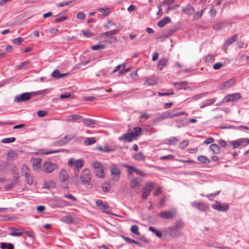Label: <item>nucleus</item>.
<instances>
[{
	"instance_id": "59",
	"label": "nucleus",
	"mask_w": 249,
	"mask_h": 249,
	"mask_svg": "<svg viewBox=\"0 0 249 249\" xmlns=\"http://www.w3.org/2000/svg\"><path fill=\"white\" fill-rule=\"evenodd\" d=\"M37 116L39 117H44L47 115L48 112L45 110H39L37 112Z\"/></svg>"
},
{
	"instance_id": "24",
	"label": "nucleus",
	"mask_w": 249,
	"mask_h": 249,
	"mask_svg": "<svg viewBox=\"0 0 249 249\" xmlns=\"http://www.w3.org/2000/svg\"><path fill=\"white\" fill-rule=\"evenodd\" d=\"M119 29H115L107 32L103 33L101 34V36L102 37H105L107 36H111L112 35H116L119 32Z\"/></svg>"
},
{
	"instance_id": "8",
	"label": "nucleus",
	"mask_w": 249,
	"mask_h": 249,
	"mask_svg": "<svg viewBox=\"0 0 249 249\" xmlns=\"http://www.w3.org/2000/svg\"><path fill=\"white\" fill-rule=\"evenodd\" d=\"M135 138V136L133 132L126 133L123 134L121 137L118 138L120 141H124L126 142H132Z\"/></svg>"
},
{
	"instance_id": "46",
	"label": "nucleus",
	"mask_w": 249,
	"mask_h": 249,
	"mask_svg": "<svg viewBox=\"0 0 249 249\" xmlns=\"http://www.w3.org/2000/svg\"><path fill=\"white\" fill-rule=\"evenodd\" d=\"M123 238L124 239V240L127 243H130V244H136V245H139L140 243L133 240V239H131L128 237H125L124 236H122Z\"/></svg>"
},
{
	"instance_id": "36",
	"label": "nucleus",
	"mask_w": 249,
	"mask_h": 249,
	"mask_svg": "<svg viewBox=\"0 0 249 249\" xmlns=\"http://www.w3.org/2000/svg\"><path fill=\"white\" fill-rule=\"evenodd\" d=\"M133 158L138 161H144L145 160V157L143 155L142 152H140L133 156Z\"/></svg>"
},
{
	"instance_id": "53",
	"label": "nucleus",
	"mask_w": 249,
	"mask_h": 249,
	"mask_svg": "<svg viewBox=\"0 0 249 249\" xmlns=\"http://www.w3.org/2000/svg\"><path fill=\"white\" fill-rule=\"evenodd\" d=\"M21 172L22 175L24 174L25 173H27L29 172V169L28 168V166L26 164H23L22 165Z\"/></svg>"
},
{
	"instance_id": "28",
	"label": "nucleus",
	"mask_w": 249,
	"mask_h": 249,
	"mask_svg": "<svg viewBox=\"0 0 249 249\" xmlns=\"http://www.w3.org/2000/svg\"><path fill=\"white\" fill-rule=\"evenodd\" d=\"M210 149L213 152V153L218 154L220 153L221 150L220 147L217 144H212L210 146Z\"/></svg>"
},
{
	"instance_id": "58",
	"label": "nucleus",
	"mask_w": 249,
	"mask_h": 249,
	"mask_svg": "<svg viewBox=\"0 0 249 249\" xmlns=\"http://www.w3.org/2000/svg\"><path fill=\"white\" fill-rule=\"evenodd\" d=\"M9 235L13 236H20L23 235V232L21 231H13L9 233Z\"/></svg>"
},
{
	"instance_id": "20",
	"label": "nucleus",
	"mask_w": 249,
	"mask_h": 249,
	"mask_svg": "<svg viewBox=\"0 0 249 249\" xmlns=\"http://www.w3.org/2000/svg\"><path fill=\"white\" fill-rule=\"evenodd\" d=\"M141 183V180L137 178H133L130 182L131 188L135 189L137 186H139Z\"/></svg>"
},
{
	"instance_id": "10",
	"label": "nucleus",
	"mask_w": 249,
	"mask_h": 249,
	"mask_svg": "<svg viewBox=\"0 0 249 249\" xmlns=\"http://www.w3.org/2000/svg\"><path fill=\"white\" fill-rule=\"evenodd\" d=\"M244 142L245 140L244 138H240L233 141L229 142L228 146L229 147L231 146L233 149H236L240 146H244Z\"/></svg>"
},
{
	"instance_id": "63",
	"label": "nucleus",
	"mask_w": 249,
	"mask_h": 249,
	"mask_svg": "<svg viewBox=\"0 0 249 249\" xmlns=\"http://www.w3.org/2000/svg\"><path fill=\"white\" fill-rule=\"evenodd\" d=\"M23 39L21 37H18L13 40L12 42L13 43L17 45H20Z\"/></svg>"
},
{
	"instance_id": "52",
	"label": "nucleus",
	"mask_w": 249,
	"mask_h": 249,
	"mask_svg": "<svg viewBox=\"0 0 249 249\" xmlns=\"http://www.w3.org/2000/svg\"><path fill=\"white\" fill-rule=\"evenodd\" d=\"M16 154L14 151H12L11 152L8 153L7 154V160H14V158L16 156Z\"/></svg>"
},
{
	"instance_id": "26",
	"label": "nucleus",
	"mask_w": 249,
	"mask_h": 249,
	"mask_svg": "<svg viewBox=\"0 0 249 249\" xmlns=\"http://www.w3.org/2000/svg\"><path fill=\"white\" fill-rule=\"evenodd\" d=\"M18 176L14 177V180L11 183L6 185L4 187L5 189L6 190H9L10 189L14 188L18 182Z\"/></svg>"
},
{
	"instance_id": "18",
	"label": "nucleus",
	"mask_w": 249,
	"mask_h": 249,
	"mask_svg": "<svg viewBox=\"0 0 249 249\" xmlns=\"http://www.w3.org/2000/svg\"><path fill=\"white\" fill-rule=\"evenodd\" d=\"M84 165V162L82 160L79 159L74 162V165L75 168H76V171H74V173L75 176L77 177L78 174L79 172V169L81 168Z\"/></svg>"
},
{
	"instance_id": "48",
	"label": "nucleus",
	"mask_w": 249,
	"mask_h": 249,
	"mask_svg": "<svg viewBox=\"0 0 249 249\" xmlns=\"http://www.w3.org/2000/svg\"><path fill=\"white\" fill-rule=\"evenodd\" d=\"M73 0L63 1L57 4V7H62L66 5H68L73 2Z\"/></svg>"
},
{
	"instance_id": "29",
	"label": "nucleus",
	"mask_w": 249,
	"mask_h": 249,
	"mask_svg": "<svg viewBox=\"0 0 249 249\" xmlns=\"http://www.w3.org/2000/svg\"><path fill=\"white\" fill-rule=\"evenodd\" d=\"M84 124L87 126L97 124V121L91 119H84L82 121Z\"/></svg>"
},
{
	"instance_id": "4",
	"label": "nucleus",
	"mask_w": 249,
	"mask_h": 249,
	"mask_svg": "<svg viewBox=\"0 0 249 249\" xmlns=\"http://www.w3.org/2000/svg\"><path fill=\"white\" fill-rule=\"evenodd\" d=\"M59 178L61 182L62 187L65 189L68 188V184L69 182L67 172L65 169H62L61 170L59 176Z\"/></svg>"
},
{
	"instance_id": "45",
	"label": "nucleus",
	"mask_w": 249,
	"mask_h": 249,
	"mask_svg": "<svg viewBox=\"0 0 249 249\" xmlns=\"http://www.w3.org/2000/svg\"><path fill=\"white\" fill-rule=\"evenodd\" d=\"M124 166L127 168V172L129 175H130L133 172H135L136 168L134 167L128 165H125Z\"/></svg>"
},
{
	"instance_id": "37",
	"label": "nucleus",
	"mask_w": 249,
	"mask_h": 249,
	"mask_svg": "<svg viewBox=\"0 0 249 249\" xmlns=\"http://www.w3.org/2000/svg\"><path fill=\"white\" fill-rule=\"evenodd\" d=\"M94 172L95 175L100 178H103L105 176V173L103 170V168L95 169Z\"/></svg>"
},
{
	"instance_id": "35",
	"label": "nucleus",
	"mask_w": 249,
	"mask_h": 249,
	"mask_svg": "<svg viewBox=\"0 0 249 249\" xmlns=\"http://www.w3.org/2000/svg\"><path fill=\"white\" fill-rule=\"evenodd\" d=\"M96 140L94 137L86 138L84 140V143L86 145H91L95 143Z\"/></svg>"
},
{
	"instance_id": "47",
	"label": "nucleus",
	"mask_w": 249,
	"mask_h": 249,
	"mask_svg": "<svg viewBox=\"0 0 249 249\" xmlns=\"http://www.w3.org/2000/svg\"><path fill=\"white\" fill-rule=\"evenodd\" d=\"M16 141V138L14 137H11L8 138L2 139L1 141L2 143H11Z\"/></svg>"
},
{
	"instance_id": "17",
	"label": "nucleus",
	"mask_w": 249,
	"mask_h": 249,
	"mask_svg": "<svg viewBox=\"0 0 249 249\" xmlns=\"http://www.w3.org/2000/svg\"><path fill=\"white\" fill-rule=\"evenodd\" d=\"M238 39L237 35L235 34L231 37H230L224 43V47H228L233 42L236 41Z\"/></svg>"
},
{
	"instance_id": "62",
	"label": "nucleus",
	"mask_w": 249,
	"mask_h": 249,
	"mask_svg": "<svg viewBox=\"0 0 249 249\" xmlns=\"http://www.w3.org/2000/svg\"><path fill=\"white\" fill-rule=\"evenodd\" d=\"M188 143L189 142L188 141H183L179 143V148L183 149L187 146Z\"/></svg>"
},
{
	"instance_id": "22",
	"label": "nucleus",
	"mask_w": 249,
	"mask_h": 249,
	"mask_svg": "<svg viewBox=\"0 0 249 249\" xmlns=\"http://www.w3.org/2000/svg\"><path fill=\"white\" fill-rule=\"evenodd\" d=\"M183 226V222L181 220H179L176 222L174 226L170 227V229L172 231H177L182 228Z\"/></svg>"
},
{
	"instance_id": "13",
	"label": "nucleus",
	"mask_w": 249,
	"mask_h": 249,
	"mask_svg": "<svg viewBox=\"0 0 249 249\" xmlns=\"http://www.w3.org/2000/svg\"><path fill=\"white\" fill-rule=\"evenodd\" d=\"M236 82V80L234 78H231L225 82L221 86L220 89H226L231 87Z\"/></svg>"
},
{
	"instance_id": "34",
	"label": "nucleus",
	"mask_w": 249,
	"mask_h": 249,
	"mask_svg": "<svg viewBox=\"0 0 249 249\" xmlns=\"http://www.w3.org/2000/svg\"><path fill=\"white\" fill-rule=\"evenodd\" d=\"M197 160H199L200 162L203 163H210L211 162L210 160L205 156H199L197 157Z\"/></svg>"
},
{
	"instance_id": "19",
	"label": "nucleus",
	"mask_w": 249,
	"mask_h": 249,
	"mask_svg": "<svg viewBox=\"0 0 249 249\" xmlns=\"http://www.w3.org/2000/svg\"><path fill=\"white\" fill-rule=\"evenodd\" d=\"M215 101V98H212L206 100L201 103L200 108H203L207 106H210L213 104Z\"/></svg>"
},
{
	"instance_id": "31",
	"label": "nucleus",
	"mask_w": 249,
	"mask_h": 249,
	"mask_svg": "<svg viewBox=\"0 0 249 249\" xmlns=\"http://www.w3.org/2000/svg\"><path fill=\"white\" fill-rule=\"evenodd\" d=\"M61 221L67 224H71L73 222V218L71 215H66L63 216Z\"/></svg>"
},
{
	"instance_id": "49",
	"label": "nucleus",
	"mask_w": 249,
	"mask_h": 249,
	"mask_svg": "<svg viewBox=\"0 0 249 249\" xmlns=\"http://www.w3.org/2000/svg\"><path fill=\"white\" fill-rule=\"evenodd\" d=\"M131 231L136 234V235H139L140 234V232L138 231V227L137 225H133L131 227Z\"/></svg>"
},
{
	"instance_id": "44",
	"label": "nucleus",
	"mask_w": 249,
	"mask_h": 249,
	"mask_svg": "<svg viewBox=\"0 0 249 249\" xmlns=\"http://www.w3.org/2000/svg\"><path fill=\"white\" fill-rule=\"evenodd\" d=\"M215 56L212 54H209L206 57L205 61L207 63H211L214 60Z\"/></svg>"
},
{
	"instance_id": "50",
	"label": "nucleus",
	"mask_w": 249,
	"mask_h": 249,
	"mask_svg": "<svg viewBox=\"0 0 249 249\" xmlns=\"http://www.w3.org/2000/svg\"><path fill=\"white\" fill-rule=\"evenodd\" d=\"M52 76L55 79L60 78V72L58 70H55L52 73Z\"/></svg>"
},
{
	"instance_id": "7",
	"label": "nucleus",
	"mask_w": 249,
	"mask_h": 249,
	"mask_svg": "<svg viewBox=\"0 0 249 249\" xmlns=\"http://www.w3.org/2000/svg\"><path fill=\"white\" fill-rule=\"evenodd\" d=\"M212 207L213 209L225 212L227 211L229 209V205L227 203H222L216 201L215 204L212 205Z\"/></svg>"
},
{
	"instance_id": "6",
	"label": "nucleus",
	"mask_w": 249,
	"mask_h": 249,
	"mask_svg": "<svg viewBox=\"0 0 249 249\" xmlns=\"http://www.w3.org/2000/svg\"><path fill=\"white\" fill-rule=\"evenodd\" d=\"M154 187V183L150 182L146 184L145 186L142 189V198L146 199L150 195L151 192L153 190Z\"/></svg>"
},
{
	"instance_id": "16",
	"label": "nucleus",
	"mask_w": 249,
	"mask_h": 249,
	"mask_svg": "<svg viewBox=\"0 0 249 249\" xmlns=\"http://www.w3.org/2000/svg\"><path fill=\"white\" fill-rule=\"evenodd\" d=\"M178 29V27L177 25H174L169 28L165 32L164 36L168 38L173 34Z\"/></svg>"
},
{
	"instance_id": "57",
	"label": "nucleus",
	"mask_w": 249,
	"mask_h": 249,
	"mask_svg": "<svg viewBox=\"0 0 249 249\" xmlns=\"http://www.w3.org/2000/svg\"><path fill=\"white\" fill-rule=\"evenodd\" d=\"M8 166L6 161L0 160V171H3Z\"/></svg>"
},
{
	"instance_id": "32",
	"label": "nucleus",
	"mask_w": 249,
	"mask_h": 249,
	"mask_svg": "<svg viewBox=\"0 0 249 249\" xmlns=\"http://www.w3.org/2000/svg\"><path fill=\"white\" fill-rule=\"evenodd\" d=\"M157 84V82L155 78H147L145 81L144 82V85H156Z\"/></svg>"
},
{
	"instance_id": "14",
	"label": "nucleus",
	"mask_w": 249,
	"mask_h": 249,
	"mask_svg": "<svg viewBox=\"0 0 249 249\" xmlns=\"http://www.w3.org/2000/svg\"><path fill=\"white\" fill-rule=\"evenodd\" d=\"M179 139L178 137H172L169 138H167L164 140L163 143L167 145H175L178 142Z\"/></svg>"
},
{
	"instance_id": "23",
	"label": "nucleus",
	"mask_w": 249,
	"mask_h": 249,
	"mask_svg": "<svg viewBox=\"0 0 249 249\" xmlns=\"http://www.w3.org/2000/svg\"><path fill=\"white\" fill-rule=\"evenodd\" d=\"M182 11L188 15H192L195 12V8L190 5H188L186 7H184L182 9Z\"/></svg>"
},
{
	"instance_id": "27",
	"label": "nucleus",
	"mask_w": 249,
	"mask_h": 249,
	"mask_svg": "<svg viewBox=\"0 0 249 249\" xmlns=\"http://www.w3.org/2000/svg\"><path fill=\"white\" fill-rule=\"evenodd\" d=\"M167 59L165 58L160 59L158 61V69L160 70H162L163 68L167 65Z\"/></svg>"
},
{
	"instance_id": "15",
	"label": "nucleus",
	"mask_w": 249,
	"mask_h": 249,
	"mask_svg": "<svg viewBox=\"0 0 249 249\" xmlns=\"http://www.w3.org/2000/svg\"><path fill=\"white\" fill-rule=\"evenodd\" d=\"M111 174L114 177H113V179L114 180L117 181L119 178V176L120 174V170L116 167H111L110 170Z\"/></svg>"
},
{
	"instance_id": "51",
	"label": "nucleus",
	"mask_w": 249,
	"mask_h": 249,
	"mask_svg": "<svg viewBox=\"0 0 249 249\" xmlns=\"http://www.w3.org/2000/svg\"><path fill=\"white\" fill-rule=\"evenodd\" d=\"M117 41V38L116 37L113 36H109V38H108L107 39L105 40V42H108L110 44L116 42Z\"/></svg>"
},
{
	"instance_id": "55",
	"label": "nucleus",
	"mask_w": 249,
	"mask_h": 249,
	"mask_svg": "<svg viewBox=\"0 0 249 249\" xmlns=\"http://www.w3.org/2000/svg\"><path fill=\"white\" fill-rule=\"evenodd\" d=\"M133 132H134V134L136 137L141 134L142 132V128L140 127H136L134 128Z\"/></svg>"
},
{
	"instance_id": "39",
	"label": "nucleus",
	"mask_w": 249,
	"mask_h": 249,
	"mask_svg": "<svg viewBox=\"0 0 249 249\" xmlns=\"http://www.w3.org/2000/svg\"><path fill=\"white\" fill-rule=\"evenodd\" d=\"M149 230L150 231H151L153 233H154L158 237H161L162 236V233L160 231L157 230L153 227H150L149 228Z\"/></svg>"
},
{
	"instance_id": "54",
	"label": "nucleus",
	"mask_w": 249,
	"mask_h": 249,
	"mask_svg": "<svg viewBox=\"0 0 249 249\" xmlns=\"http://www.w3.org/2000/svg\"><path fill=\"white\" fill-rule=\"evenodd\" d=\"M204 11V10H201L200 11L196 12L194 16V19H196L200 18L201 17L202 14H203Z\"/></svg>"
},
{
	"instance_id": "25",
	"label": "nucleus",
	"mask_w": 249,
	"mask_h": 249,
	"mask_svg": "<svg viewBox=\"0 0 249 249\" xmlns=\"http://www.w3.org/2000/svg\"><path fill=\"white\" fill-rule=\"evenodd\" d=\"M41 159L40 158L35 159L33 162V169L35 171L40 169L41 165Z\"/></svg>"
},
{
	"instance_id": "43",
	"label": "nucleus",
	"mask_w": 249,
	"mask_h": 249,
	"mask_svg": "<svg viewBox=\"0 0 249 249\" xmlns=\"http://www.w3.org/2000/svg\"><path fill=\"white\" fill-rule=\"evenodd\" d=\"M106 48V45L102 44H96L91 47V49L93 50H98L99 49H104Z\"/></svg>"
},
{
	"instance_id": "33",
	"label": "nucleus",
	"mask_w": 249,
	"mask_h": 249,
	"mask_svg": "<svg viewBox=\"0 0 249 249\" xmlns=\"http://www.w3.org/2000/svg\"><path fill=\"white\" fill-rule=\"evenodd\" d=\"M82 117L79 115L77 114H73L71 115H70L67 117V121H75L81 119Z\"/></svg>"
},
{
	"instance_id": "42",
	"label": "nucleus",
	"mask_w": 249,
	"mask_h": 249,
	"mask_svg": "<svg viewBox=\"0 0 249 249\" xmlns=\"http://www.w3.org/2000/svg\"><path fill=\"white\" fill-rule=\"evenodd\" d=\"M65 151H66V150L64 149H58V150H55L47 151L46 152H42V153L44 155H48V154H53V153H59V152H63Z\"/></svg>"
},
{
	"instance_id": "11",
	"label": "nucleus",
	"mask_w": 249,
	"mask_h": 249,
	"mask_svg": "<svg viewBox=\"0 0 249 249\" xmlns=\"http://www.w3.org/2000/svg\"><path fill=\"white\" fill-rule=\"evenodd\" d=\"M170 111H167L162 113H160L158 114V116L153 120V122L157 123L166 119L170 118Z\"/></svg>"
},
{
	"instance_id": "5",
	"label": "nucleus",
	"mask_w": 249,
	"mask_h": 249,
	"mask_svg": "<svg viewBox=\"0 0 249 249\" xmlns=\"http://www.w3.org/2000/svg\"><path fill=\"white\" fill-rule=\"evenodd\" d=\"M177 214L175 209H171L166 211H161L158 216L163 219H169L173 218Z\"/></svg>"
},
{
	"instance_id": "40",
	"label": "nucleus",
	"mask_w": 249,
	"mask_h": 249,
	"mask_svg": "<svg viewBox=\"0 0 249 249\" xmlns=\"http://www.w3.org/2000/svg\"><path fill=\"white\" fill-rule=\"evenodd\" d=\"M98 11L100 13H103L104 15L105 16H108L111 12V10L109 8H100L98 9Z\"/></svg>"
},
{
	"instance_id": "21",
	"label": "nucleus",
	"mask_w": 249,
	"mask_h": 249,
	"mask_svg": "<svg viewBox=\"0 0 249 249\" xmlns=\"http://www.w3.org/2000/svg\"><path fill=\"white\" fill-rule=\"evenodd\" d=\"M170 21V18L169 17H166L159 21L158 26L160 28L163 27L166 24L169 23Z\"/></svg>"
},
{
	"instance_id": "41",
	"label": "nucleus",
	"mask_w": 249,
	"mask_h": 249,
	"mask_svg": "<svg viewBox=\"0 0 249 249\" xmlns=\"http://www.w3.org/2000/svg\"><path fill=\"white\" fill-rule=\"evenodd\" d=\"M50 90L49 89H43L37 91L33 92L34 94V96L36 95H40V94H46L50 92Z\"/></svg>"
},
{
	"instance_id": "12",
	"label": "nucleus",
	"mask_w": 249,
	"mask_h": 249,
	"mask_svg": "<svg viewBox=\"0 0 249 249\" xmlns=\"http://www.w3.org/2000/svg\"><path fill=\"white\" fill-rule=\"evenodd\" d=\"M241 98V96L240 94L236 93L228 95L225 97L224 99L227 102H235Z\"/></svg>"
},
{
	"instance_id": "1",
	"label": "nucleus",
	"mask_w": 249,
	"mask_h": 249,
	"mask_svg": "<svg viewBox=\"0 0 249 249\" xmlns=\"http://www.w3.org/2000/svg\"><path fill=\"white\" fill-rule=\"evenodd\" d=\"M91 174L89 169H84L80 176V178L83 183L86 184V186L88 188H91L92 186V184L90 183Z\"/></svg>"
},
{
	"instance_id": "61",
	"label": "nucleus",
	"mask_w": 249,
	"mask_h": 249,
	"mask_svg": "<svg viewBox=\"0 0 249 249\" xmlns=\"http://www.w3.org/2000/svg\"><path fill=\"white\" fill-rule=\"evenodd\" d=\"M224 66V64L221 62H218L214 64L213 65V69L214 70H217L221 69Z\"/></svg>"
},
{
	"instance_id": "38",
	"label": "nucleus",
	"mask_w": 249,
	"mask_h": 249,
	"mask_svg": "<svg viewBox=\"0 0 249 249\" xmlns=\"http://www.w3.org/2000/svg\"><path fill=\"white\" fill-rule=\"evenodd\" d=\"M97 149L101 151L102 152H112L115 150L114 149L110 148L108 146H105L104 147L103 146H99L97 148Z\"/></svg>"
},
{
	"instance_id": "60",
	"label": "nucleus",
	"mask_w": 249,
	"mask_h": 249,
	"mask_svg": "<svg viewBox=\"0 0 249 249\" xmlns=\"http://www.w3.org/2000/svg\"><path fill=\"white\" fill-rule=\"evenodd\" d=\"M208 94V92L202 93L199 94H196L195 95L193 99L195 100H197L204 96H205Z\"/></svg>"
},
{
	"instance_id": "2",
	"label": "nucleus",
	"mask_w": 249,
	"mask_h": 249,
	"mask_svg": "<svg viewBox=\"0 0 249 249\" xmlns=\"http://www.w3.org/2000/svg\"><path fill=\"white\" fill-rule=\"evenodd\" d=\"M32 96H34L33 92H24L16 95L14 98V101L17 103L26 102L29 101Z\"/></svg>"
},
{
	"instance_id": "3",
	"label": "nucleus",
	"mask_w": 249,
	"mask_h": 249,
	"mask_svg": "<svg viewBox=\"0 0 249 249\" xmlns=\"http://www.w3.org/2000/svg\"><path fill=\"white\" fill-rule=\"evenodd\" d=\"M57 168V166L55 163L49 161L44 162L42 165V170L46 173H52Z\"/></svg>"
},
{
	"instance_id": "56",
	"label": "nucleus",
	"mask_w": 249,
	"mask_h": 249,
	"mask_svg": "<svg viewBox=\"0 0 249 249\" xmlns=\"http://www.w3.org/2000/svg\"><path fill=\"white\" fill-rule=\"evenodd\" d=\"M186 120V118L179 119L176 120L175 121L176 122H182V124L180 125H177V126L179 128L181 126H185L186 125H187V123L184 122V120Z\"/></svg>"
},
{
	"instance_id": "64",
	"label": "nucleus",
	"mask_w": 249,
	"mask_h": 249,
	"mask_svg": "<svg viewBox=\"0 0 249 249\" xmlns=\"http://www.w3.org/2000/svg\"><path fill=\"white\" fill-rule=\"evenodd\" d=\"M102 189L104 192H108L110 190V186L109 184L107 185L106 183H104L102 185Z\"/></svg>"
},
{
	"instance_id": "30",
	"label": "nucleus",
	"mask_w": 249,
	"mask_h": 249,
	"mask_svg": "<svg viewBox=\"0 0 249 249\" xmlns=\"http://www.w3.org/2000/svg\"><path fill=\"white\" fill-rule=\"evenodd\" d=\"M197 208L201 212H206L209 209L206 204L202 202L198 203V204H197Z\"/></svg>"
},
{
	"instance_id": "9",
	"label": "nucleus",
	"mask_w": 249,
	"mask_h": 249,
	"mask_svg": "<svg viewBox=\"0 0 249 249\" xmlns=\"http://www.w3.org/2000/svg\"><path fill=\"white\" fill-rule=\"evenodd\" d=\"M72 139V137H69L68 136H65L62 139L59 140L54 142L52 145L56 146H62L66 144L68 142L71 141Z\"/></svg>"
}]
</instances>
